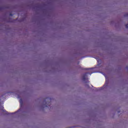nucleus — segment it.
I'll return each instance as SVG.
<instances>
[{"label":"nucleus","instance_id":"nucleus-1","mask_svg":"<svg viewBox=\"0 0 128 128\" xmlns=\"http://www.w3.org/2000/svg\"><path fill=\"white\" fill-rule=\"evenodd\" d=\"M46 100H48V102H50V98H46L44 101V102L46 104H48V106H50V103H48V102H46Z\"/></svg>","mask_w":128,"mask_h":128},{"label":"nucleus","instance_id":"nucleus-2","mask_svg":"<svg viewBox=\"0 0 128 128\" xmlns=\"http://www.w3.org/2000/svg\"><path fill=\"white\" fill-rule=\"evenodd\" d=\"M46 106H48V105H46Z\"/></svg>","mask_w":128,"mask_h":128},{"label":"nucleus","instance_id":"nucleus-3","mask_svg":"<svg viewBox=\"0 0 128 128\" xmlns=\"http://www.w3.org/2000/svg\"><path fill=\"white\" fill-rule=\"evenodd\" d=\"M2 108H4V107H2Z\"/></svg>","mask_w":128,"mask_h":128}]
</instances>
